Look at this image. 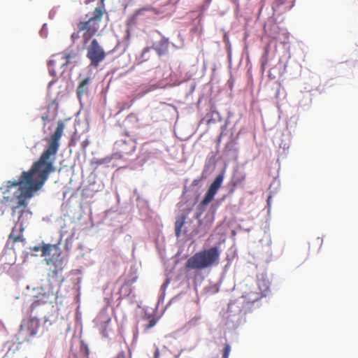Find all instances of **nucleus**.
<instances>
[{
	"instance_id": "obj_14",
	"label": "nucleus",
	"mask_w": 358,
	"mask_h": 358,
	"mask_svg": "<svg viewBox=\"0 0 358 358\" xmlns=\"http://www.w3.org/2000/svg\"><path fill=\"white\" fill-rule=\"evenodd\" d=\"M88 80L89 78H85L81 83L79 85L77 89V95L80 100H81V98L83 95L86 94L87 95L88 92Z\"/></svg>"
},
{
	"instance_id": "obj_19",
	"label": "nucleus",
	"mask_w": 358,
	"mask_h": 358,
	"mask_svg": "<svg viewBox=\"0 0 358 358\" xmlns=\"http://www.w3.org/2000/svg\"><path fill=\"white\" fill-rule=\"evenodd\" d=\"M31 250L35 252H38L39 250L42 251V246H34Z\"/></svg>"
},
{
	"instance_id": "obj_18",
	"label": "nucleus",
	"mask_w": 358,
	"mask_h": 358,
	"mask_svg": "<svg viewBox=\"0 0 358 358\" xmlns=\"http://www.w3.org/2000/svg\"><path fill=\"white\" fill-rule=\"evenodd\" d=\"M45 303L44 301H41V299H38V297H36V299H34L31 303V308L34 309V308H36V306H38V305H40L41 303Z\"/></svg>"
},
{
	"instance_id": "obj_20",
	"label": "nucleus",
	"mask_w": 358,
	"mask_h": 358,
	"mask_svg": "<svg viewBox=\"0 0 358 358\" xmlns=\"http://www.w3.org/2000/svg\"><path fill=\"white\" fill-rule=\"evenodd\" d=\"M275 4H276L278 6H280V5H282V4H283V3H284L285 0H275Z\"/></svg>"
},
{
	"instance_id": "obj_1",
	"label": "nucleus",
	"mask_w": 358,
	"mask_h": 358,
	"mask_svg": "<svg viewBox=\"0 0 358 358\" xmlns=\"http://www.w3.org/2000/svg\"><path fill=\"white\" fill-rule=\"evenodd\" d=\"M64 129V123L59 121L55 131L48 140V148L33 164L30 170L23 171L18 180L7 181L6 185L1 187L6 201L17 199V205L12 207V218L15 225L8 237L13 243L24 241L22 234L31 215L27 209V200L33 196L34 192L43 187L49 175L55 171L54 162Z\"/></svg>"
},
{
	"instance_id": "obj_4",
	"label": "nucleus",
	"mask_w": 358,
	"mask_h": 358,
	"mask_svg": "<svg viewBox=\"0 0 358 358\" xmlns=\"http://www.w3.org/2000/svg\"><path fill=\"white\" fill-rule=\"evenodd\" d=\"M136 148V143L132 139L117 141L115 143L114 152L111 157L101 159L99 164L108 163L112 159H124L131 155L135 151Z\"/></svg>"
},
{
	"instance_id": "obj_3",
	"label": "nucleus",
	"mask_w": 358,
	"mask_h": 358,
	"mask_svg": "<svg viewBox=\"0 0 358 358\" xmlns=\"http://www.w3.org/2000/svg\"><path fill=\"white\" fill-rule=\"evenodd\" d=\"M42 257H45V261L48 266L52 265L54 268L50 270L53 275H57L64 268V259L62 257V251L57 244H43L42 245Z\"/></svg>"
},
{
	"instance_id": "obj_8",
	"label": "nucleus",
	"mask_w": 358,
	"mask_h": 358,
	"mask_svg": "<svg viewBox=\"0 0 358 358\" xmlns=\"http://www.w3.org/2000/svg\"><path fill=\"white\" fill-rule=\"evenodd\" d=\"M106 56L103 49L96 40L91 42V66L97 67L99 64L103 61Z\"/></svg>"
},
{
	"instance_id": "obj_23",
	"label": "nucleus",
	"mask_w": 358,
	"mask_h": 358,
	"mask_svg": "<svg viewBox=\"0 0 358 358\" xmlns=\"http://www.w3.org/2000/svg\"><path fill=\"white\" fill-rule=\"evenodd\" d=\"M265 64H266V62H263V63H262V66H264L265 65Z\"/></svg>"
},
{
	"instance_id": "obj_11",
	"label": "nucleus",
	"mask_w": 358,
	"mask_h": 358,
	"mask_svg": "<svg viewBox=\"0 0 358 358\" xmlns=\"http://www.w3.org/2000/svg\"><path fill=\"white\" fill-rule=\"evenodd\" d=\"M169 44L168 38H162L158 43L154 44L152 48L154 49L159 56H162L168 52Z\"/></svg>"
},
{
	"instance_id": "obj_22",
	"label": "nucleus",
	"mask_w": 358,
	"mask_h": 358,
	"mask_svg": "<svg viewBox=\"0 0 358 358\" xmlns=\"http://www.w3.org/2000/svg\"><path fill=\"white\" fill-rule=\"evenodd\" d=\"M145 9H141V10H138L137 12H136V15H139L141 14L142 12L145 11Z\"/></svg>"
},
{
	"instance_id": "obj_7",
	"label": "nucleus",
	"mask_w": 358,
	"mask_h": 358,
	"mask_svg": "<svg viewBox=\"0 0 358 358\" xmlns=\"http://www.w3.org/2000/svg\"><path fill=\"white\" fill-rule=\"evenodd\" d=\"M70 56L66 53H58L53 55L48 62L49 71L52 75H55L56 70L67 66L69 63Z\"/></svg>"
},
{
	"instance_id": "obj_24",
	"label": "nucleus",
	"mask_w": 358,
	"mask_h": 358,
	"mask_svg": "<svg viewBox=\"0 0 358 358\" xmlns=\"http://www.w3.org/2000/svg\"><path fill=\"white\" fill-rule=\"evenodd\" d=\"M122 358H124V357H122Z\"/></svg>"
},
{
	"instance_id": "obj_21",
	"label": "nucleus",
	"mask_w": 358,
	"mask_h": 358,
	"mask_svg": "<svg viewBox=\"0 0 358 358\" xmlns=\"http://www.w3.org/2000/svg\"><path fill=\"white\" fill-rule=\"evenodd\" d=\"M159 355V349L157 348L156 350H155V352L154 357L155 358H158Z\"/></svg>"
},
{
	"instance_id": "obj_9",
	"label": "nucleus",
	"mask_w": 358,
	"mask_h": 358,
	"mask_svg": "<svg viewBox=\"0 0 358 358\" xmlns=\"http://www.w3.org/2000/svg\"><path fill=\"white\" fill-rule=\"evenodd\" d=\"M90 21L81 22L78 24L79 31L77 34H78L80 31H84L83 37V48L87 50V57L90 58V46H87V42L90 40Z\"/></svg>"
},
{
	"instance_id": "obj_2",
	"label": "nucleus",
	"mask_w": 358,
	"mask_h": 358,
	"mask_svg": "<svg viewBox=\"0 0 358 358\" xmlns=\"http://www.w3.org/2000/svg\"><path fill=\"white\" fill-rule=\"evenodd\" d=\"M220 251L217 247H212L195 253L185 264L188 269H203L218 262Z\"/></svg>"
},
{
	"instance_id": "obj_15",
	"label": "nucleus",
	"mask_w": 358,
	"mask_h": 358,
	"mask_svg": "<svg viewBox=\"0 0 358 358\" xmlns=\"http://www.w3.org/2000/svg\"><path fill=\"white\" fill-rule=\"evenodd\" d=\"M186 215L178 217L175 222V234L177 238L180 237L182 233V228L185 222Z\"/></svg>"
},
{
	"instance_id": "obj_10",
	"label": "nucleus",
	"mask_w": 358,
	"mask_h": 358,
	"mask_svg": "<svg viewBox=\"0 0 358 358\" xmlns=\"http://www.w3.org/2000/svg\"><path fill=\"white\" fill-rule=\"evenodd\" d=\"M243 297L248 303H252L255 301L263 298L262 294L259 292L257 288L255 286L250 287L249 290L245 292Z\"/></svg>"
},
{
	"instance_id": "obj_5",
	"label": "nucleus",
	"mask_w": 358,
	"mask_h": 358,
	"mask_svg": "<svg viewBox=\"0 0 358 358\" xmlns=\"http://www.w3.org/2000/svg\"><path fill=\"white\" fill-rule=\"evenodd\" d=\"M224 179V173H222L216 176L214 181L212 182L210 186L209 187L207 192L206 193L203 200L201 201L199 208L198 209V212L196 213L194 216L195 219L199 220L202 213L205 210V206L208 205L214 198L216 194L217 190L221 187Z\"/></svg>"
},
{
	"instance_id": "obj_6",
	"label": "nucleus",
	"mask_w": 358,
	"mask_h": 358,
	"mask_svg": "<svg viewBox=\"0 0 358 358\" xmlns=\"http://www.w3.org/2000/svg\"><path fill=\"white\" fill-rule=\"evenodd\" d=\"M39 327V320L36 318H31L26 321H23L20 325L18 333L20 343L29 341V338L37 334Z\"/></svg>"
},
{
	"instance_id": "obj_12",
	"label": "nucleus",
	"mask_w": 358,
	"mask_h": 358,
	"mask_svg": "<svg viewBox=\"0 0 358 358\" xmlns=\"http://www.w3.org/2000/svg\"><path fill=\"white\" fill-rule=\"evenodd\" d=\"M104 1L105 0H100V5L94 9L93 15L91 17V22H93L94 23L100 22L102 16L106 13Z\"/></svg>"
},
{
	"instance_id": "obj_13",
	"label": "nucleus",
	"mask_w": 358,
	"mask_h": 358,
	"mask_svg": "<svg viewBox=\"0 0 358 358\" xmlns=\"http://www.w3.org/2000/svg\"><path fill=\"white\" fill-rule=\"evenodd\" d=\"M255 287L257 288L259 292L262 294V296L264 297L269 291L270 282L268 279L262 277L258 278Z\"/></svg>"
},
{
	"instance_id": "obj_17",
	"label": "nucleus",
	"mask_w": 358,
	"mask_h": 358,
	"mask_svg": "<svg viewBox=\"0 0 358 358\" xmlns=\"http://www.w3.org/2000/svg\"><path fill=\"white\" fill-rule=\"evenodd\" d=\"M157 324V319L152 317L149 320V323L144 327L145 331H148L150 328L153 327Z\"/></svg>"
},
{
	"instance_id": "obj_16",
	"label": "nucleus",
	"mask_w": 358,
	"mask_h": 358,
	"mask_svg": "<svg viewBox=\"0 0 358 358\" xmlns=\"http://www.w3.org/2000/svg\"><path fill=\"white\" fill-rule=\"evenodd\" d=\"M231 352V346L229 344L226 343L224 345L222 353V358H229V353Z\"/></svg>"
}]
</instances>
